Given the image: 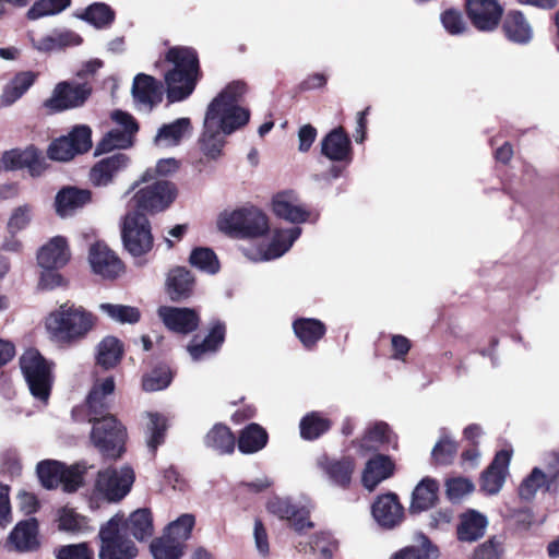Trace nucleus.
<instances>
[{
    "label": "nucleus",
    "mask_w": 559,
    "mask_h": 559,
    "mask_svg": "<svg viewBox=\"0 0 559 559\" xmlns=\"http://www.w3.org/2000/svg\"><path fill=\"white\" fill-rule=\"evenodd\" d=\"M350 140L341 127L330 131L321 141V153L330 160H350Z\"/></svg>",
    "instance_id": "32"
},
{
    "label": "nucleus",
    "mask_w": 559,
    "mask_h": 559,
    "mask_svg": "<svg viewBox=\"0 0 559 559\" xmlns=\"http://www.w3.org/2000/svg\"><path fill=\"white\" fill-rule=\"evenodd\" d=\"M166 59L174 66L165 75L167 98L171 103L183 100L193 92L197 84V52L188 47H174L168 50Z\"/></svg>",
    "instance_id": "3"
},
{
    "label": "nucleus",
    "mask_w": 559,
    "mask_h": 559,
    "mask_svg": "<svg viewBox=\"0 0 559 559\" xmlns=\"http://www.w3.org/2000/svg\"><path fill=\"white\" fill-rule=\"evenodd\" d=\"M372 516L384 528L397 526L404 516V509L395 493L379 496L372 504Z\"/></svg>",
    "instance_id": "22"
},
{
    "label": "nucleus",
    "mask_w": 559,
    "mask_h": 559,
    "mask_svg": "<svg viewBox=\"0 0 559 559\" xmlns=\"http://www.w3.org/2000/svg\"><path fill=\"white\" fill-rule=\"evenodd\" d=\"M91 201V191L75 187L61 189L55 200L56 212L61 217L72 215Z\"/></svg>",
    "instance_id": "33"
},
{
    "label": "nucleus",
    "mask_w": 559,
    "mask_h": 559,
    "mask_svg": "<svg viewBox=\"0 0 559 559\" xmlns=\"http://www.w3.org/2000/svg\"><path fill=\"white\" fill-rule=\"evenodd\" d=\"M115 391V380L107 377L100 381H96L86 397V407L88 412V421L109 416V397Z\"/></svg>",
    "instance_id": "23"
},
{
    "label": "nucleus",
    "mask_w": 559,
    "mask_h": 559,
    "mask_svg": "<svg viewBox=\"0 0 559 559\" xmlns=\"http://www.w3.org/2000/svg\"><path fill=\"white\" fill-rule=\"evenodd\" d=\"M147 417L150 419L147 424V432L150 435L147 439V447L151 452L154 453L157 447L164 442L166 420L162 415L155 413H148Z\"/></svg>",
    "instance_id": "56"
},
{
    "label": "nucleus",
    "mask_w": 559,
    "mask_h": 559,
    "mask_svg": "<svg viewBox=\"0 0 559 559\" xmlns=\"http://www.w3.org/2000/svg\"><path fill=\"white\" fill-rule=\"evenodd\" d=\"M316 464L332 485L346 488L350 484L355 471V462L352 457L336 459L321 454L317 457Z\"/></svg>",
    "instance_id": "19"
},
{
    "label": "nucleus",
    "mask_w": 559,
    "mask_h": 559,
    "mask_svg": "<svg viewBox=\"0 0 559 559\" xmlns=\"http://www.w3.org/2000/svg\"><path fill=\"white\" fill-rule=\"evenodd\" d=\"M559 477V456L552 455V463L548 465L547 472L539 467H534L532 472L522 480L519 486V496L522 500L531 501L535 498L539 489L547 490Z\"/></svg>",
    "instance_id": "16"
},
{
    "label": "nucleus",
    "mask_w": 559,
    "mask_h": 559,
    "mask_svg": "<svg viewBox=\"0 0 559 559\" xmlns=\"http://www.w3.org/2000/svg\"><path fill=\"white\" fill-rule=\"evenodd\" d=\"M331 427L329 418L319 412H311L300 420V436L305 440H316L325 433Z\"/></svg>",
    "instance_id": "47"
},
{
    "label": "nucleus",
    "mask_w": 559,
    "mask_h": 559,
    "mask_svg": "<svg viewBox=\"0 0 559 559\" xmlns=\"http://www.w3.org/2000/svg\"><path fill=\"white\" fill-rule=\"evenodd\" d=\"M154 559H179L183 554V546L167 536H162L151 544Z\"/></svg>",
    "instance_id": "53"
},
{
    "label": "nucleus",
    "mask_w": 559,
    "mask_h": 559,
    "mask_svg": "<svg viewBox=\"0 0 559 559\" xmlns=\"http://www.w3.org/2000/svg\"><path fill=\"white\" fill-rule=\"evenodd\" d=\"M70 257L66 238L56 236L39 249L37 261L43 269H60L69 262Z\"/></svg>",
    "instance_id": "29"
},
{
    "label": "nucleus",
    "mask_w": 559,
    "mask_h": 559,
    "mask_svg": "<svg viewBox=\"0 0 559 559\" xmlns=\"http://www.w3.org/2000/svg\"><path fill=\"white\" fill-rule=\"evenodd\" d=\"M189 262L192 266L209 274H215L219 270L218 259L210 248L201 247L192 250Z\"/></svg>",
    "instance_id": "52"
},
{
    "label": "nucleus",
    "mask_w": 559,
    "mask_h": 559,
    "mask_svg": "<svg viewBox=\"0 0 559 559\" xmlns=\"http://www.w3.org/2000/svg\"><path fill=\"white\" fill-rule=\"evenodd\" d=\"M457 451L456 443L450 439L447 435L442 436L441 439L436 443L432 449V459L437 464H450Z\"/></svg>",
    "instance_id": "60"
},
{
    "label": "nucleus",
    "mask_w": 559,
    "mask_h": 559,
    "mask_svg": "<svg viewBox=\"0 0 559 559\" xmlns=\"http://www.w3.org/2000/svg\"><path fill=\"white\" fill-rule=\"evenodd\" d=\"M134 478V472L128 465L102 469L97 474L94 495L108 502L120 501L129 493Z\"/></svg>",
    "instance_id": "10"
},
{
    "label": "nucleus",
    "mask_w": 559,
    "mask_h": 559,
    "mask_svg": "<svg viewBox=\"0 0 559 559\" xmlns=\"http://www.w3.org/2000/svg\"><path fill=\"white\" fill-rule=\"evenodd\" d=\"M132 94L138 104L150 109L159 98L155 80L143 73H140L134 78Z\"/></svg>",
    "instance_id": "43"
},
{
    "label": "nucleus",
    "mask_w": 559,
    "mask_h": 559,
    "mask_svg": "<svg viewBox=\"0 0 559 559\" xmlns=\"http://www.w3.org/2000/svg\"><path fill=\"white\" fill-rule=\"evenodd\" d=\"M171 372L168 367L154 369L143 378V389L148 392L166 389L171 382Z\"/></svg>",
    "instance_id": "58"
},
{
    "label": "nucleus",
    "mask_w": 559,
    "mask_h": 559,
    "mask_svg": "<svg viewBox=\"0 0 559 559\" xmlns=\"http://www.w3.org/2000/svg\"><path fill=\"white\" fill-rule=\"evenodd\" d=\"M474 485L466 478H453L447 481V495L452 501H460L464 496L471 493Z\"/></svg>",
    "instance_id": "63"
},
{
    "label": "nucleus",
    "mask_w": 559,
    "mask_h": 559,
    "mask_svg": "<svg viewBox=\"0 0 559 559\" xmlns=\"http://www.w3.org/2000/svg\"><path fill=\"white\" fill-rule=\"evenodd\" d=\"M229 134L225 133L223 128L216 126V123L204 118L203 130L198 140L200 151L207 159H218L226 144L225 138Z\"/></svg>",
    "instance_id": "27"
},
{
    "label": "nucleus",
    "mask_w": 559,
    "mask_h": 559,
    "mask_svg": "<svg viewBox=\"0 0 559 559\" xmlns=\"http://www.w3.org/2000/svg\"><path fill=\"white\" fill-rule=\"evenodd\" d=\"M71 0H36L26 13L28 20L35 21L45 16L56 15L64 11Z\"/></svg>",
    "instance_id": "51"
},
{
    "label": "nucleus",
    "mask_w": 559,
    "mask_h": 559,
    "mask_svg": "<svg viewBox=\"0 0 559 559\" xmlns=\"http://www.w3.org/2000/svg\"><path fill=\"white\" fill-rule=\"evenodd\" d=\"M20 367L33 396L40 401H47L52 383L49 362L38 350L29 348L21 356Z\"/></svg>",
    "instance_id": "6"
},
{
    "label": "nucleus",
    "mask_w": 559,
    "mask_h": 559,
    "mask_svg": "<svg viewBox=\"0 0 559 559\" xmlns=\"http://www.w3.org/2000/svg\"><path fill=\"white\" fill-rule=\"evenodd\" d=\"M111 119L116 127L108 131L97 145V153L123 150L133 145L134 136L139 131V124L128 112L115 110Z\"/></svg>",
    "instance_id": "11"
},
{
    "label": "nucleus",
    "mask_w": 559,
    "mask_h": 559,
    "mask_svg": "<svg viewBox=\"0 0 559 559\" xmlns=\"http://www.w3.org/2000/svg\"><path fill=\"white\" fill-rule=\"evenodd\" d=\"M124 532H130L138 540H144L153 534V521L151 512L147 509H139L130 514L129 519L123 522Z\"/></svg>",
    "instance_id": "44"
},
{
    "label": "nucleus",
    "mask_w": 559,
    "mask_h": 559,
    "mask_svg": "<svg viewBox=\"0 0 559 559\" xmlns=\"http://www.w3.org/2000/svg\"><path fill=\"white\" fill-rule=\"evenodd\" d=\"M273 211L276 216L294 224L305 223L310 216L294 191L276 194L273 199Z\"/></svg>",
    "instance_id": "26"
},
{
    "label": "nucleus",
    "mask_w": 559,
    "mask_h": 559,
    "mask_svg": "<svg viewBox=\"0 0 559 559\" xmlns=\"http://www.w3.org/2000/svg\"><path fill=\"white\" fill-rule=\"evenodd\" d=\"M95 317L82 306L71 302L60 305L46 318L50 338L61 345H72L84 340L95 325Z\"/></svg>",
    "instance_id": "1"
},
{
    "label": "nucleus",
    "mask_w": 559,
    "mask_h": 559,
    "mask_svg": "<svg viewBox=\"0 0 559 559\" xmlns=\"http://www.w3.org/2000/svg\"><path fill=\"white\" fill-rule=\"evenodd\" d=\"M157 313L165 326L176 333L188 334L199 326V314L190 308L162 306Z\"/></svg>",
    "instance_id": "21"
},
{
    "label": "nucleus",
    "mask_w": 559,
    "mask_h": 559,
    "mask_svg": "<svg viewBox=\"0 0 559 559\" xmlns=\"http://www.w3.org/2000/svg\"><path fill=\"white\" fill-rule=\"evenodd\" d=\"M129 165V157L117 153L97 162L90 171V180L96 187H106Z\"/></svg>",
    "instance_id": "25"
},
{
    "label": "nucleus",
    "mask_w": 559,
    "mask_h": 559,
    "mask_svg": "<svg viewBox=\"0 0 559 559\" xmlns=\"http://www.w3.org/2000/svg\"><path fill=\"white\" fill-rule=\"evenodd\" d=\"M88 261L93 272L103 278H116L123 270L120 259L104 242L91 247Z\"/></svg>",
    "instance_id": "20"
},
{
    "label": "nucleus",
    "mask_w": 559,
    "mask_h": 559,
    "mask_svg": "<svg viewBox=\"0 0 559 559\" xmlns=\"http://www.w3.org/2000/svg\"><path fill=\"white\" fill-rule=\"evenodd\" d=\"M33 205L25 203L16 206L8 221V230L10 234H16L25 229L33 218Z\"/></svg>",
    "instance_id": "57"
},
{
    "label": "nucleus",
    "mask_w": 559,
    "mask_h": 559,
    "mask_svg": "<svg viewBox=\"0 0 559 559\" xmlns=\"http://www.w3.org/2000/svg\"><path fill=\"white\" fill-rule=\"evenodd\" d=\"M29 39L32 47L41 53L80 46L83 41L82 37L71 29H55L51 34L39 39H35L33 36H31Z\"/></svg>",
    "instance_id": "28"
},
{
    "label": "nucleus",
    "mask_w": 559,
    "mask_h": 559,
    "mask_svg": "<svg viewBox=\"0 0 559 559\" xmlns=\"http://www.w3.org/2000/svg\"><path fill=\"white\" fill-rule=\"evenodd\" d=\"M91 91L86 83L61 82L55 87L51 97L45 102V107L52 111L79 107L87 99Z\"/></svg>",
    "instance_id": "15"
},
{
    "label": "nucleus",
    "mask_w": 559,
    "mask_h": 559,
    "mask_svg": "<svg viewBox=\"0 0 559 559\" xmlns=\"http://www.w3.org/2000/svg\"><path fill=\"white\" fill-rule=\"evenodd\" d=\"M194 278L189 270L177 266L169 271L166 280V290L173 301L188 298L193 289Z\"/></svg>",
    "instance_id": "35"
},
{
    "label": "nucleus",
    "mask_w": 559,
    "mask_h": 559,
    "mask_svg": "<svg viewBox=\"0 0 559 559\" xmlns=\"http://www.w3.org/2000/svg\"><path fill=\"white\" fill-rule=\"evenodd\" d=\"M75 16L93 25L97 29H106L111 26L116 19L115 11L104 2H94Z\"/></svg>",
    "instance_id": "41"
},
{
    "label": "nucleus",
    "mask_w": 559,
    "mask_h": 559,
    "mask_svg": "<svg viewBox=\"0 0 559 559\" xmlns=\"http://www.w3.org/2000/svg\"><path fill=\"white\" fill-rule=\"evenodd\" d=\"M293 329L302 345L311 348L325 334L324 324L318 319L300 318L294 321Z\"/></svg>",
    "instance_id": "42"
},
{
    "label": "nucleus",
    "mask_w": 559,
    "mask_h": 559,
    "mask_svg": "<svg viewBox=\"0 0 559 559\" xmlns=\"http://www.w3.org/2000/svg\"><path fill=\"white\" fill-rule=\"evenodd\" d=\"M441 23L445 31L451 35L463 34L466 29V23L462 13L457 10L449 9L441 14Z\"/></svg>",
    "instance_id": "61"
},
{
    "label": "nucleus",
    "mask_w": 559,
    "mask_h": 559,
    "mask_svg": "<svg viewBox=\"0 0 559 559\" xmlns=\"http://www.w3.org/2000/svg\"><path fill=\"white\" fill-rule=\"evenodd\" d=\"M92 146L91 129L86 126H76L66 136L55 140L48 147L50 159L67 162L76 154L87 152Z\"/></svg>",
    "instance_id": "13"
},
{
    "label": "nucleus",
    "mask_w": 559,
    "mask_h": 559,
    "mask_svg": "<svg viewBox=\"0 0 559 559\" xmlns=\"http://www.w3.org/2000/svg\"><path fill=\"white\" fill-rule=\"evenodd\" d=\"M246 91L247 86L241 81L229 83L209 104L204 118L223 128L225 133H234L242 128L250 119V111L239 105Z\"/></svg>",
    "instance_id": "2"
},
{
    "label": "nucleus",
    "mask_w": 559,
    "mask_h": 559,
    "mask_svg": "<svg viewBox=\"0 0 559 559\" xmlns=\"http://www.w3.org/2000/svg\"><path fill=\"white\" fill-rule=\"evenodd\" d=\"M86 469L85 463L66 466L57 461H43L37 465V475L45 488L53 489L62 485L66 491L72 492L82 485Z\"/></svg>",
    "instance_id": "7"
},
{
    "label": "nucleus",
    "mask_w": 559,
    "mask_h": 559,
    "mask_svg": "<svg viewBox=\"0 0 559 559\" xmlns=\"http://www.w3.org/2000/svg\"><path fill=\"white\" fill-rule=\"evenodd\" d=\"M507 38L516 44H527L533 37V29L522 12L511 11L503 22Z\"/></svg>",
    "instance_id": "37"
},
{
    "label": "nucleus",
    "mask_w": 559,
    "mask_h": 559,
    "mask_svg": "<svg viewBox=\"0 0 559 559\" xmlns=\"http://www.w3.org/2000/svg\"><path fill=\"white\" fill-rule=\"evenodd\" d=\"M123 346L115 336H106L97 345L96 362L104 369L114 368L122 358Z\"/></svg>",
    "instance_id": "45"
},
{
    "label": "nucleus",
    "mask_w": 559,
    "mask_h": 559,
    "mask_svg": "<svg viewBox=\"0 0 559 559\" xmlns=\"http://www.w3.org/2000/svg\"><path fill=\"white\" fill-rule=\"evenodd\" d=\"M58 527L60 531L78 533L86 527V519L72 509L63 508L59 511Z\"/></svg>",
    "instance_id": "59"
},
{
    "label": "nucleus",
    "mask_w": 559,
    "mask_h": 559,
    "mask_svg": "<svg viewBox=\"0 0 559 559\" xmlns=\"http://www.w3.org/2000/svg\"><path fill=\"white\" fill-rule=\"evenodd\" d=\"M225 324L216 322L213 324L209 335L201 342L194 341L188 346V352L193 360H200L206 354L215 353L225 340Z\"/></svg>",
    "instance_id": "38"
},
{
    "label": "nucleus",
    "mask_w": 559,
    "mask_h": 559,
    "mask_svg": "<svg viewBox=\"0 0 559 559\" xmlns=\"http://www.w3.org/2000/svg\"><path fill=\"white\" fill-rule=\"evenodd\" d=\"M9 550L17 552H32L39 548V528L35 518L16 523L10 532L7 544Z\"/></svg>",
    "instance_id": "18"
},
{
    "label": "nucleus",
    "mask_w": 559,
    "mask_h": 559,
    "mask_svg": "<svg viewBox=\"0 0 559 559\" xmlns=\"http://www.w3.org/2000/svg\"><path fill=\"white\" fill-rule=\"evenodd\" d=\"M311 547L314 551L319 552L323 559H330L337 549V542L330 533H320L312 539Z\"/></svg>",
    "instance_id": "62"
},
{
    "label": "nucleus",
    "mask_w": 559,
    "mask_h": 559,
    "mask_svg": "<svg viewBox=\"0 0 559 559\" xmlns=\"http://www.w3.org/2000/svg\"><path fill=\"white\" fill-rule=\"evenodd\" d=\"M194 525V516L191 514H182L176 521L171 522L165 533L164 536L178 542V544L183 546V543L190 537L191 531Z\"/></svg>",
    "instance_id": "54"
},
{
    "label": "nucleus",
    "mask_w": 559,
    "mask_h": 559,
    "mask_svg": "<svg viewBox=\"0 0 559 559\" xmlns=\"http://www.w3.org/2000/svg\"><path fill=\"white\" fill-rule=\"evenodd\" d=\"M267 442L266 431L258 424H250L240 433L238 449L242 453H255L263 449Z\"/></svg>",
    "instance_id": "46"
},
{
    "label": "nucleus",
    "mask_w": 559,
    "mask_h": 559,
    "mask_svg": "<svg viewBox=\"0 0 559 559\" xmlns=\"http://www.w3.org/2000/svg\"><path fill=\"white\" fill-rule=\"evenodd\" d=\"M90 423L93 424L91 440L94 447L106 457H119L123 451L126 430L116 417L103 416Z\"/></svg>",
    "instance_id": "8"
},
{
    "label": "nucleus",
    "mask_w": 559,
    "mask_h": 559,
    "mask_svg": "<svg viewBox=\"0 0 559 559\" xmlns=\"http://www.w3.org/2000/svg\"><path fill=\"white\" fill-rule=\"evenodd\" d=\"M438 557V548L426 536H421V548L406 547L395 554L393 559H437Z\"/></svg>",
    "instance_id": "55"
},
{
    "label": "nucleus",
    "mask_w": 559,
    "mask_h": 559,
    "mask_svg": "<svg viewBox=\"0 0 559 559\" xmlns=\"http://www.w3.org/2000/svg\"><path fill=\"white\" fill-rule=\"evenodd\" d=\"M466 10L474 26L487 32L498 26L503 13L497 0H466Z\"/></svg>",
    "instance_id": "17"
},
{
    "label": "nucleus",
    "mask_w": 559,
    "mask_h": 559,
    "mask_svg": "<svg viewBox=\"0 0 559 559\" xmlns=\"http://www.w3.org/2000/svg\"><path fill=\"white\" fill-rule=\"evenodd\" d=\"M36 74L31 71L17 73L3 88L0 97V105L11 106L20 99L34 84Z\"/></svg>",
    "instance_id": "39"
},
{
    "label": "nucleus",
    "mask_w": 559,
    "mask_h": 559,
    "mask_svg": "<svg viewBox=\"0 0 559 559\" xmlns=\"http://www.w3.org/2000/svg\"><path fill=\"white\" fill-rule=\"evenodd\" d=\"M102 313L119 323H136L140 320V311L135 307L104 302L98 306Z\"/></svg>",
    "instance_id": "50"
},
{
    "label": "nucleus",
    "mask_w": 559,
    "mask_h": 559,
    "mask_svg": "<svg viewBox=\"0 0 559 559\" xmlns=\"http://www.w3.org/2000/svg\"><path fill=\"white\" fill-rule=\"evenodd\" d=\"M488 520L475 510L462 514L457 526V538L461 542L473 543L485 535Z\"/></svg>",
    "instance_id": "36"
},
{
    "label": "nucleus",
    "mask_w": 559,
    "mask_h": 559,
    "mask_svg": "<svg viewBox=\"0 0 559 559\" xmlns=\"http://www.w3.org/2000/svg\"><path fill=\"white\" fill-rule=\"evenodd\" d=\"M392 442V432L385 423H377L370 427L359 441L361 452L377 451L382 444Z\"/></svg>",
    "instance_id": "49"
},
{
    "label": "nucleus",
    "mask_w": 559,
    "mask_h": 559,
    "mask_svg": "<svg viewBox=\"0 0 559 559\" xmlns=\"http://www.w3.org/2000/svg\"><path fill=\"white\" fill-rule=\"evenodd\" d=\"M99 559H134L138 556L135 544L127 537L122 518H111L99 530Z\"/></svg>",
    "instance_id": "5"
},
{
    "label": "nucleus",
    "mask_w": 559,
    "mask_h": 559,
    "mask_svg": "<svg viewBox=\"0 0 559 559\" xmlns=\"http://www.w3.org/2000/svg\"><path fill=\"white\" fill-rule=\"evenodd\" d=\"M300 235V227L277 229L274 231L272 240L266 248L249 257L254 261H270L277 259L290 249Z\"/></svg>",
    "instance_id": "24"
},
{
    "label": "nucleus",
    "mask_w": 559,
    "mask_h": 559,
    "mask_svg": "<svg viewBox=\"0 0 559 559\" xmlns=\"http://www.w3.org/2000/svg\"><path fill=\"white\" fill-rule=\"evenodd\" d=\"M192 132V126L189 118H178L170 123L163 124L154 138V143L159 147H173Z\"/></svg>",
    "instance_id": "34"
},
{
    "label": "nucleus",
    "mask_w": 559,
    "mask_h": 559,
    "mask_svg": "<svg viewBox=\"0 0 559 559\" xmlns=\"http://www.w3.org/2000/svg\"><path fill=\"white\" fill-rule=\"evenodd\" d=\"M438 483L432 478H424L414 489L412 496L411 512H423L437 501Z\"/></svg>",
    "instance_id": "40"
},
{
    "label": "nucleus",
    "mask_w": 559,
    "mask_h": 559,
    "mask_svg": "<svg viewBox=\"0 0 559 559\" xmlns=\"http://www.w3.org/2000/svg\"><path fill=\"white\" fill-rule=\"evenodd\" d=\"M394 463L386 455L377 454L369 459L361 475L364 487L372 491L383 480L393 475Z\"/></svg>",
    "instance_id": "31"
},
{
    "label": "nucleus",
    "mask_w": 559,
    "mask_h": 559,
    "mask_svg": "<svg viewBox=\"0 0 559 559\" xmlns=\"http://www.w3.org/2000/svg\"><path fill=\"white\" fill-rule=\"evenodd\" d=\"M217 226L223 233L241 238L259 237L269 229L267 217L254 206L223 212Z\"/></svg>",
    "instance_id": "4"
},
{
    "label": "nucleus",
    "mask_w": 559,
    "mask_h": 559,
    "mask_svg": "<svg viewBox=\"0 0 559 559\" xmlns=\"http://www.w3.org/2000/svg\"><path fill=\"white\" fill-rule=\"evenodd\" d=\"M2 168L7 171L27 168L32 177H39L47 168V163L41 152L34 146L25 150L5 151L1 157Z\"/></svg>",
    "instance_id": "14"
},
{
    "label": "nucleus",
    "mask_w": 559,
    "mask_h": 559,
    "mask_svg": "<svg viewBox=\"0 0 559 559\" xmlns=\"http://www.w3.org/2000/svg\"><path fill=\"white\" fill-rule=\"evenodd\" d=\"M176 190L168 181H156L151 186L136 191L129 203L128 211L159 212L165 210L175 200Z\"/></svg>",
    "instance_id": "12"
},
{
    "label": "nucleus",
    "mask_w": 559,
    "mask_h": 559,
    "mask_svg": "<svg viewBox=\"0 0 559 559\" xmlns=\"http://www.w3.org/2000/svg\"><path fill=\"white\" fill-rule=\"evenodd\" d=\"M121 237L124 248L133 257L147 253L153 247V236L146 215L139 211H128L122 222Z\"/></svg>",
    "instance_id": "9"
},
{
    "label": "nucleus",
    "mask_w": 559,
    "mask_h": 559,
    "mask_svg": "<svg viewBox=\"0 0 559 559\" xmlns=\"http://www.w3.org/2000/svg\"><path fill=\"white\" fill-rule=\"evenodd\" d=\"M57 559H93V551L86 544L67 545L58 550Z\"/></svg>",
    "instance_id": "64"
},
{
    "label": "nucleus",
    "mask_w": 559,
    "mask_h": 559,
    "mask_svg": "<svg viewBox=\"0 0 559 559\" xmlns=\"http://www.w3.org/2000/svg\"><path fill=\"white\" fill-rule=\"evenodd\" d=\"M511 454L507 450L499 451L489 467L483 473L481 489L488 495H496L502 488Z\"/></svg>",
    "instance_id": "30"
},
{
    "label": "nucleus",
    "mask_w": 559,
    "mask_h": 559,
    "mask_svg": "<svg viewBox=\"0 0 559 559\" xmlns=\"http://www.w3.org/2000/svg\"><path fill=\"white\" fill-rule=\"evenodd\" d=\"M205 445L218 453H231L235 449V437L228 427L215 425L204 438Z\"/></svg>",
    "instance_id": "48"
}]
</instances>
